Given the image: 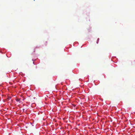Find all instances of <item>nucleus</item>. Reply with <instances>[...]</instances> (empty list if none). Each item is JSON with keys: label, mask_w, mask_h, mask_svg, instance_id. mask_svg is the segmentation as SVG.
<instances>
[{"label": "nucleus", "mask_w": 135, "mask_h": 135, "mask_svg": "<svg viewBox=\"0 0 135 135\" xmlns=\"http://www.w3.org/2000/svg\"><path fill=\"white\" fill-rule=\"evenodd\" d=\"M20 99L19 98H17L16 99V101L17 102H19L20 101Z\"/></svg>", "instance_id": "nucleus-1"}, {"label": "nucleus", "mask_w": 135, "mask_h": 135, "mask_svg": "<svg viewBox=\"0 0 135 135\" xmlns=\"http://www.w3.org/2000/svg\"><path fill=\"white\" fill-rule=\"evenodd\" d=\"M99 38H98V39H97V41H97V43H98V42L99 41Z\"/></svg>", "instance_id": "nucleus-2"}]
</instances>
